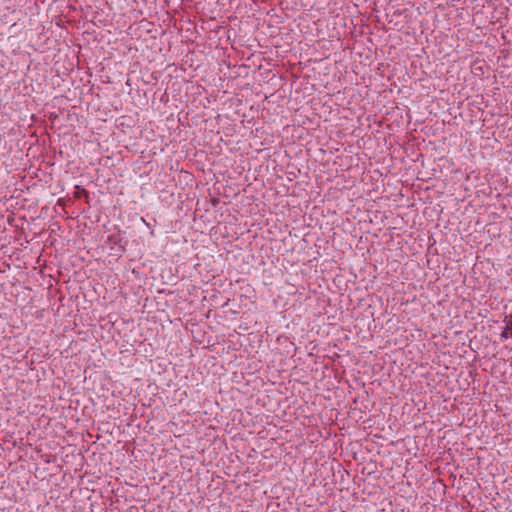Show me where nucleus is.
Segmentation results:
<instances>
[{"label":"nucleus","mask_w":512,"mask_h":512,"mask_svg":"<svg viewBox=\"0 0 512 512\" xmlns=\"http://www.w3.org/2000/svg\"><path fill=\"white\" fill-rule=\"evenodd\" d=\"M509 336H511L510 329H508V320L506 321V327L501 333V338L507 339Z\"/></svg>","instance_id":"f03ea898"},{"label":"nucleus","mask_w":512,"mask_h":512,"mask_svg":"<svg viewBox=\"0 0 512 512\" xmlns=\"http://www.w3.org/2000/svg\"><path fill=\"white\" fill-rule=\"evenodd\" d=\"M109 241L113 244V245H117L119 247V250L121 252H124L125 251V248L124 246L121 244L122 242V239L121 237L119 236H116V235H112L109 237Z\"/></svg>","instance_id":"f257e3e1"},{"label":"nucleus","mask_w":512,"mask_h":512,"mask_svg":"<svg viewBox=\"0 0 512 512\" xmlns=\"http://www.w3.org/2000/svg\"><path fill=\"white\" fill-rule=\"evenodd\" d=\"M508 329H510L511 337H512V314L510 315V319L508 320Z\"/></svg>","instance_id":"7ed1b4c3"}]
</instances>
